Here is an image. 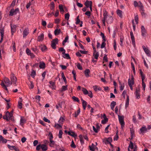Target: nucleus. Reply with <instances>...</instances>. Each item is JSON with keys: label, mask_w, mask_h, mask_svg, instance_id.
<instances>
[{"label": "nucleus", "mask_w": 151, "mask_h": 151, "mask_svg": "<svg viewBox=\"0 0 151 151\" xmlns=\"http://www.w3.org/2000/svg\"><path fill=\"white\" fill-rule=\"evenodd\" d=\"M142 48L147 55L148 57H150L151 52L148 49V48L146 47L145 45H143L142 46Z\"/></svg>", "instance_id": "nucleus-7"}, {"label": "nucleus", "mask_w": 151, "mask_h": 151, "mask_svg": "<svg viewBox=\"0 0 151 151\" xmlns=\"http://www.w3.org/2000/svg\"><path fill=\"white\" fill-rule=\"evenodd\" d=\"M92 2L91 1L87 0L85 3V5L87 8H88L90 5H92Z\"/></svg>", "instance_id": "nucleus-18"}, {"label": "nucleus", "mask_w": 151, "mask_h": 151, "mask_svg": "<svg viewBox=\"0 0 151 151\" xmlns=\"http://www.w3.org/2000/svg\"><path fill=\"white\" fill-rule=\"evenodd\" d=\"M36 75V72L35 71L33 70L31 73V76L33 78H34Z\"/></svg>", "instance_id": "nucleus-49"}, {"label": "nucleus", "mask_w": 151, "mask_h": 151, "mask_svg": "<svg viewBox=\"0 0 151 151\" xmlns=\"http://www.w3.org/2000/svg\"><path fill=\"white\" fill-rule=\"evenodd\" d=\"M72 73L73 74V78L74 80L76 81V73L75 72L74 70H73L72 71Z\"/></svg>", "instance_id": "nucleus-52"}, {"label": "nucleus", "mask_w": 151, "mask_h": 151, "mask_svg": "<svg viewBox=\"0 0 151 151\" xmlns=\"http://www.w3.org/2000/svg\"><path fill=\"white\" fill-rule=\"evenodd\" d=\"M142 80V88L144 90H145V89L146 85L145 83H144V80Z\"/></svg>", "instance_id": "nucleus-51"}, {"label": "nucleus", "mask_w": 151, "mask_h": 151, "mask_svg": "<svg viewBox=\"0 0 151 151\" xmlns=\"http://www.w3.org/2000/svg\"><path fill=\"white\" fill-rule=\"evenodd\" d=\"M116 12L117 15L121 18H122V11H121L119 9H117L116 11Z\"/></svg>", "instance_id": "nucleus-22"}, {"label": "nucleus", "mask_w": 151, "mask_h": 151, "mask_svg": "<svg viewBox=\"0 0 151 151\" xmlns=\"http://www.w3.org/2000/svg\"><path fill=\"white\" fill-rule=\"evenodd\" d=\"M61 32V30L60 29H56L54 31V33L55 35H58L60 32Z\"/></svg>", "instance_id": "nucleus-33"}, {"label": "nucleus", "mask_w": 151, "mask_h": 151, "mask_svg": "<svg viewBox=\"0 0 151 151\" xmlns=\"http://www.w3.org/2000/svg\"><path fill=\"white\" fill-rule=\"evenodd\" d=\"M59 51L60 52H62V54H65V50L63 47H60L59 49Z\"/></svg>", "instance_id": "nucleus-40"}, {"label": "nucleus", "mask_w": 151, "mask_h": 151, "mask_svg": "<svg viewBox=\"0 0 151 151\" xmlns=\"http://www.w3.org/2000/svg\"><path fill=\"white\" fill-rule=\"evenodd\" d=\"M3 118L6 119V121H8L9 120L13 121V115L12 113L9 112L7 111L5 115H4L3 116Z\"/></svg>", "instance_id": "nucleus-2"}, {"label": "nucleus", "mask_w": 151, "mask_h": 151, "mask_svg": "<svg viewBox=\"0 0 151 151\" xmlns=\"http://www.w3.org/2000/svg\"><path fill=\"white\" fill-rule=\"evenodd\" d=\"M51 7H50V9L52 10H53L55 7V5L54 2H52L51 3Z\"/></svg>", "instance_id": "nucleus-58"}, {"label": "nucleus", "mask_w": 151, "mask_h": 151, "mask_svg": "<svg viewBox=\"0 0 151 151\" xmlns=\"http://www.w3.org/2000/svg\"><path fill=\"white\" fill-rule=\"evenodd\" d=\"M82 91L85 95H87L88 93V91L87 89L84 88H82Z\"/></svg>", "instance_id": "nucleus-35"}, {"label": "nucleus", "mask_w": 151, "mask_h": 151, "mask_svg": "<svg viewBox=\"0 0 151 151\" xmlns=\"http://www.w3.org/2000/svg\"><path fill=\"white\" fill-rule=\"evenodd\" d=\"M12 84L9 80L8 78H4V81L1 82V85L5 90L7 91V87L10 86Z\"/></svg>", "instance_id": "nucleus-1"}, {"label": "nucleus", "mask_w": 151, "mask_h": 151, "mask_svg": "<svg viewBox=\"0 0 151 151\" xmlns=\"http://www.w3.org/2000/svg\"><path fill=\"white\" fill-rule=\"evenodd\" d=\"M67 86H63L62 87L61 90L60 91V92L63 93V91L67 90Z\"/></svg>", "instance_id": "nucleus-24"}, {"label": "nucleus", "mask_w": 151, "mask_h": 151, "mask_svg": "<svg viewBox=\"0 0 151 151\" xmlns=\"http://www.w3.org/2000/svg\"><path fill=\"white\" fill-rule=\"evenodd\" d=\"M141 33L142 36L145 37L147 34L146 30L145 29L144 27L143 26H142L141 27Z\"/></svg>", "instance_id": "nucleus-10"}, {"label": "nucleus", "mask_w": 151, "mask_h": 151, "mask_svg": "<svg viewBox=\"0 0 151 151\" xmlns=\"http://www.w3.org/2000/svg\"><path fill=\"white\" fill-rule=\"evenodd\" d=\"M61 125V124H60L55 123V127L57 129H59L60 128H62V127Z\"/></svg>", "instance_id": "nucleus-38"}, {"label": "nucleus", "mask_w": 151, "mask_h": 151, "mask_svg": "<svg viewBox=\"0 0 151 151\" xmlns=\"http://www.w3.org/2000/svg\"><path fill=\"white\" fill-rule=\"evenodd\" d=\"M131 65L132 67V70H133V72L134 73H135V69L134 65L132 63H131Z\"/></svg>", "instance_id": "nucleus-60"}, {"label": "nucleus", "mask_w": 151, "mask_h": 151, "mask_svg": "<svg viewBox=\"0 0 151 151\" xmlns=\"http://www.w3.org/2000/svg\"><path fill=\"white\" fill-rule=\"evenodd\" d=\"M105 42V41H103V42H102L101 46V48H103L105 47L106 45V43Z\"/></svg>", "instance_id": "nucleus-56"}, {"label": "nucleus", "mask_w": 151, "mask_h": 151, "mask_svg": "<svg viewBox=\"0 0 151 151\" xmlns=\"http://www.w3.org/2000/svg\"><path fill=\"white\" fill-rule=\"evenodd\" d=\"M139 70H140V76L141 77L142 80H144V79L145 78V75L143 74V72L142 71V70L141 69H140Z\"/></svg>", "instance_id": "nucleus-29"}, {"label": "nucleus", "mask_w": 151, "mask_h": 151, "mask_svg": "<svg viewBox=\"0 0 151 151\" xmlns=\"http://www.w3.org/2000/svg\"><path fill=\"white\" fill-rule=\"evenodd\" d=\"M11 79L12 82L15 84V86H16V83L17 81V78L15 76H14V74L13 73L11 74Z\"/></svg>", "instance_id": "nucleus-11"}, {"label": "nucleus", "mask_w": 151, "mask_h": 151, "mask_svg": "<svg viewBox=\"0 0 151 151\" xmlns=\"http://www.w3.org/2000/svg\"><path fill=\"white\" fill-rule=\"evenodd\" d=\"M93 88L94 90L96 91H101V88L99 87L96 86H93Z\"/></svg>", "instance_id": "nucleus-27"}, {"label": "nucleus", "mask_w": 151, "mask_h": 151, "mask_svg": "<svg viewBox=\"0 0 151 151\" xmlns=\"http://www.w3.org/2000/svg\"><path fill=\"white\" fill-rule=\"evenodd\" d=\"M41 149L43 151H46L47 150L48 147L45 144H39L37 146L36 149L37 150H39Z\"/></svg>", "instance_id": "nucleus-3"}, {"label": "nucleus", "mask_w": 151, "mask_h": 151, "mask_svg": "<svg viewBox=\"0 0 151 151\" xmlns=\"http://www.w3.org/2000/svg\"><path fill=\"white\" fill-rule=\"evenodd\" d=\"M68 134L73 137H76V135L75 134V133L73 132H68Z\"/></svg>", "instance_id": "nucleus-23"}, {"label": "nucleus", "mask_w": 151, "mask_h": 151, "mask_svg": "<svg viewBox=\"0 0 151 151\" xmlns=\"http://www.w3.org/2000/svg\"><path fill=\"white\" fill-rule=\"evenodd\" d=\"M19 12V9L18 8L16 9L15 10H14L13 9H12L9 12V15L10 16H12L14 15H15Z\"/></svg>", "instance_id": "nucleus-6"}, {"label": "nucleus", "mask_w": 151, "mask_h": 151, "mask_svg": "<svg viewBox=\"0 0 151 151\" xmlns=\"http://www.w3.org/2000/svg\"><path fill=\"white\" fill-rule=\"evenodd\" d=\"M70 17V14L68 13H67L65 15V18L67 20H68Z\"/></svg>", "instance_id": "nucleus-57"}, {"label": "nucleus", "mask_w": 151, "mask_h": 151, "mask_svg": "<svg viewBox=\"0 0 151 151\" xmlns=\"http://www.w3.org/2000/svg\"><path fill=\"white\" fill-rule=\"evenodd\" d=\"M44 39V34L43 33H41L37 37V41H42Z\"/></svg>", "instance_id": "nucleus-15"}, {"label": "nucleus", "mask_w": 151, "mask_h": 151, "mask_svg": "<svg viewBox=\"0 0 151 151\" xmlns=\"http://www.w3.org/2000/svg\"><path fill=\"white\" fill-rule=\"evenodd\" d=\"M26 53L28 55H29L31 52L30 50L27 48L26 49Z\"/></svg>", "instance_id": "nucleus-59"}, {"label": "nucleus", "mask_w": 151, "mask_h": 151, "mask_svg": "<svg viewBox=\"0 0 151 151\" xmlns=\"http://www.w3.org/2000/svg\"><path fill=\"white\" fill-rule=\"evenodd\" d=\"M129 96H127L126 101L125 103V107L126 108L129 105Z\"/></svg>", "instance_id": "nucleus-32"}, {"label": "nucleus", "mask_w": 151, "mask_h": 151, "mask_svg": "<svg viewBox=\"0 0 151 151\" xmlns=\"http://www.w3.org/2000/svg\"><path fill=\"white\" fill-rule=\"evenodd\" d=\"M90 73V70L89 69H86L84 72L85 75V76L87 77H88L89 76V74Z\"/></svg>", "instance_id": "nucleus-20"}, {"label": "nucleus", "mask_w": 151, "mask_h": 151, "mask_svg": "<svg viewBox=\"0 0 151 151\" xmlns=\"http://www.w3.org/2000/svg\"><path fill=\"white\" fill-rule=\"evenodd\" d=\"M108 119L107 118H104V119L101 121V123L103 124H105L108 121Z\"/></svg>", "instance_id": "nucleus-44"}, {"label": "nucleus", "mask_w": 151, "mask_h": 151, "mask_svg": "<svg viewBox=\"0 0 151 151\" xmlns=\"http://www.w3.org/2000/svg\"><path fill=\"white\" fill-rule=\"evenodd\" d=\"M45 63L43 62H40L39 65V67L40 68H44L45 67Z\"/></svg>", "instance_id": "nucleus-25"}, {"label": "nucleus", "mask_w": 151, "mask_h": 151, "mask_svg": "<svg viewBox=\"0 0 151 151\" xmlns=\"http://www.w3.org/2000/svg\"><path fill=\"white\" fill-rule=\"evenodd\" d=\"M140 88H136V91L134 93L135 95V96L137 99H139L140 98Z\"/></svg>", "instance_id": "nucleus-8"}, {"label": "nucleus", "mask_w": 151, "mask_h": 151, "mask_svg": "<svg viewBox=\"0 0 151 151\" xmlns=\"http://www.w3.org/2000/svg\"><path fill=\"white\" fill-rule=\"evenodd\" d=\"M63 134V131L61 130H60L59 131L58 134V137L59 138L61 139L62 138V135Z\"/></svg>", "instance_id": "nucleus-42"}, {"label": "nucleus", "mask_w": 151, "mask_h": 151, "mask_svg": "<svg viewBox=\"0 0 151 151\" xmlns=\"http://www.w3.org/2000/svg\"><path fill=\"white\" fill-rule=\"evenodd\" d=\"M130 35L132 40V44L133 45L134 47H135L136 45L135 40L133 32L132 31L130 32Z\"/></svg>", "instance_id": "nucleus-9"}, {"label": "nucleus", "mask_w": 151, "mask_h": 151, "mask_svg": "<svg viewBox=\"0 0 151 151\" xmlns=\"http://www.w3.org/2000/svg\"><path fill=\"white\" fill-rule=\"evenodd\" d=\"M72 99L73 100L75 101L78 102L79 101L78 99L75 96H73L72 97Z\"/></svg>", "instance_id": "nucleus-53"}, {"label": "nucleus", "mask_w": 151, "mask_h": 151, "mask_svg": "<svg viewBox=\"0 0 151 151\" xmlns=\"http://www.w3.org/2000/svg\"><path fill=\"white\" fill-rule=\"evenodd\" d=\"M49 83L50 84V85L49 86L53 90L55 89L56 86L55 85V82L51 81L49 82Z\"/></svg>", "instance_id": "nucleus-14"}, {"label": "nucleus", "mask_w": 151, "mask_h": 151, "mask_svg": "<svg viewBox=\"0 0 151 151\" xmlns=\"http://www.w3.org/2000/svg\"><path fill=\"white\" fill-rule=\"evenodd\" d=\"M26 122V120L23 117H20V125L22 126Z\"/></svg>", "instance_id": "nucleus-16"}, {"label": "nucleus", "mask_w": 151, "mask_h": 151, "mask_svg": "<svg viewBox=\"0 0 151 151\" xmlns=\"http://www.w3.org/2000/svg\"><path fill=\"white\" fill-rule=\"evenodd\" d=\"M134 20L136 23L137 24L138 23V15H136L134 17Z\"/></svg>", "instance_id": "nucleus-50"}, {"label": "nucleus", "mask_w": 151, "mask_h": 151, "mask_svg": "<svg viewBox=\"0 0 151 151\" xmlns=\"http://www.w3.org/2000/svg\"><path fill=\"white\" fill-rule=\"evenodd\" d=\"M80 112V109H79L76 112L75 114V117H77L78 116Z\"/></svg>", "instance_id": "nucleus-43"}, {"label": "nucleus", "mask_w": 151, "mask_h": 151, "mask_svg": "<svg viewBox=\"0 0 151 151\" xmlns=\"http://www.w3.org/2000/svg\"><path fill=\"white\" fill-rule=\"evenodd\" d=\"M77 66L78 69L82 70V66H81V64L78 63L77 65Z\"/></svg>", "instance_id": "nucleus-55"}, {"label": "nucleus", "mask_w": 151, "mask_h": 151, "mask_svg": "<svg viewBox=\"0 0 151 151\" xmlns=\"http://www.w3.org/2000/svg\"><path fill=\"white\" fill-rule=\"evenodd\" d=\"M147 129L145 127H142L140 129V131L141 133L147 131Z\"/></svg>", "instance_id": "nucleus-34"}, {"label": "nucleus", "mask_w": 151, "mask_h": 151, "mask_svg": "<svg viewBox=\"0 0 151 151\" xmlns=\"http://www.w3.org/2000/svg\"><path fill=\"white\" fill-rule=\"evenodd\" d=\"M112 139L111 137H109L107 139H106L103 140V142L106 144H107L109 143H110L112 142Z\"/></svg>", "instance_id": "nucleus-13"}, {"label": "nucleus", "mask_w": 151, "mask_h": 151, "mask_svg": "<svg viewBox=\"0 0 151 151\" xmlns=\"http://www.w3.org/2000/svg\"><path fill=\"white\" fill-rule=\"evenodd\" d=\"M47 49V47L45 46H42L41 48V50L42 51H45Z\"/></svg>", "instance_id": "nucleus-64"}, {"label": "nucleus", "mask_w": 151, "mask_h": 151, "mask_svg": "<svg viewBox=\"0 0 151 151\" xmlns=\"http://www.w3.org/2000/svg\"><path fill=\"white\" fill-rule=\"evenodd\" d=\"M59 8L60 10V12L62 14L63 13L64 11L63 9V6L62 5H60L59 6Z\"/></svg>", "instance_id": "nucleus-39"}, {"label": "nucleus", "mask_w": 151, "mask_h": 151, "mask_svg": "<svg viewBox=\"0 0 151 151\" xmlns=\"http://www.w3.org/2000/svg\"><path fill=\"white\" fill-rule=\"evenodd\" d=\"M128 83L129 86H130V84L131 85H133L134 84L133 78L132 77L131 79L129 78L128 80Z\"/></svg>", "instance_id": "nucleus-21"}, {"label": "nucleus", "mask_w": 151, "mask_h": 151, "mask_svg": "<svg viewBox=\"0 0 151 151\" xmlns=\"http://www.w3.org/2000/svg\"><path fill=\"white\" fill-rule=\"evenodd\" d=\"M70 146L74 148H75L76 147V145L74 144V142L73 140L71 142V144Z\"/></svg>", "instance_id": "nucleus-62"}, {"label": "nucleus", "mask_w": 151, "mask_h": 151, "mask_svg": "<svg viewBox=\"0 0 151 151\" xmlns=\"http://www.w3.org/2000/svg\"><path fill=\"white\" fill-rule=\"evenodd\" d=\"M80 22V20L79 19V16H78L77 17L76 20V24H78L79 22Z\"/></svg>", "instance_id": "nucleus-63"}, {"label": "nucleus", "mask_w": 151, "mask_h": 151, "mask_svg": "<svg viewBox=\"0 0 151 151\" xmlns=\"http://www.w3.org/2000/svg\"><path fill=\"white\" fill-rule=\"evenodd\" d=\"M11 28L12 32V35H13L14 33L16 31V26L15 25H12L11 24Z\"/></svg>", "instance_id": "nucleus-12"}, {"label": "nucleus", "mask_w": 151, "mask_h": 151, "mask_svg": "<svg viewBox=\"0 0 151 151\" xmlns=\"http://www.w3.org/2000/svg\"><path fill=\"white\" fill-rule=\"evenodd\" d=\"M22 100L21 99V100L18 101V107L20 109H21L22 108Z\"/></svg>", "instance_id": "nucleus-37"}, {"label": "nucleus", "mask_w": 151, "mask_h": 151, "mask_svg": "<svg viewBox=\"0 0 151 151\" xmlns=\"http://www.w3.org/2000/svg\"><path fill=\"white\" fill-rule=\"evenodd\" d=\"M118 119L119 122L121 124V127L122 129H123L125 125L124 116H121L118 115Z\"/></svg>", "instance_id": "nucleus-4"}, {"label": "nucleus", "mask_w": 151, "mask_h": 151, "mask_svg": "<svg viewBox=\"0 0 151 151\" xmlns=\"http://www.w3.org/2000/svg\"><path fill=\"white\" fill-rule=\"evenodd\" d=\"M4 27L2 24H1L0 26V33L1 34V36H4Z\"/></svg>", "instance_id": "nucleus-17"}, {"label": "nucleus", "mask_w": 151, "mask_h": 151, "mask_svg": "<svg viewBox=\"0 0 151 151\" xmlns=\"http://www.w3.org/2000/svg\"><path fill=\"white\" fill-rule=\"evenodd\" d=\"M58 39L56 38L53 40L51 42V46L54 49H56V45L58 44Z\"/></svg>", "instance_id": "nucleus-5"}, {"label": "nucleus", "mask_w": 151, "mask_h": 151, "mask_svg": "<svg viewBox=\"0 0 151 151\" xmlns=\"http://www.w3.org/2000/svg\"><path fill=\"white\" fill-rule=\"evenodd\" d=\"M134 147L133 143L132 141H130V143L129 144L128 148H129V149H130L131 150H132L133 149Z\"/></svg>", "instance_id": "nucleus-30"}, {"label": "nucleus", "mask_w": 151, "mask_h": 151, "mask_svg": "<svg viewBox=\"0 0 151 151\" xmlns=\"http://www.w3.org/2000/svg\"><path fill=\"white\" fill-rule=\"evenodd\" d=\"M112 18L111 17H109V18L107 21V22L108 23L110 24L112 22Z\"/></svg>", "instance_id": "nucleus-41"}, {"label": "nucleus", "mask_w": 151, "mask_h": 151, "mask_svg": "<svg viewBox=\"0 0 151 151\" xmlns=\"http://www.w3.org/2000/svg\"><path fill=\"white\" fill-rule=\"evenodd\" d=\"M7 146H8V147L11 150H14V148H15V147L14 146H11L9 145H8Z\"/></svg>", "instance_id": "nucleus-47"}, {"label": "nucleus", "mask_w": 151, "mask_h": 151, "mask_svg": "<svg viewBox=\"0 0 151 151\" xmlns=\"http://www.w3.org/2000/svg\"><path fill=\"white\" fill-rule=\"evenodd\" d=\"M29 29L28 28H26L24 29L23 31V37H25L26 36H27L28 34H29Z\"/></svg>", "instance_id": "nucleus-19"}, {"label": "nucleus", "mask_w": 151, "mask_h": 151, "mask_svg": "<svg viewBox=\"0 0 151 151\" xmlns=\"http://www.w3.org/2000/svg\"><path fill=\"white\" fill-rule=\"evenodd\" d=\"M116 104V102L114 101H112L110 104L111 108L112 110H113L114 106Z\"/></svg>", "instance_id": "nucleus-26"}, {"label": "nucleus", "mask_w": 151, "mask_h": 151, "mask_svg": "<svg viewBox=\"0 0 151 151\" xmlns=\"http://www.w3.org/2000/svg\"><path fill=\"white\" fill-rule=\"evenodd\" d=\"M100 35L101 37H102L103 39V41H106V39H105V37L104 34L102 32H101Z\"/></svg>", "instance_id": "nucleus-61"}, {"label": "nucleus", "mask_w": 151, "mask_h": 151, "mask_svg": "<svg viewBox=\"0 0 151 151\" xmlns=\"http://www.w3.org/2000/svg\"><path fill=\"white\" fill-rule=\"evenodd\" d=\"M64 120V118L62 116H61L58 121V122L60 124H62Z\"/></svg>", "instance_id": "nucleus-28"}, {"label": "nucleus", "mask_w": 151, "mask_h": 151, "mask_svg": "<svg viewBox=\"0 0 151 151\" xmlns=\"http://www.w3.org/2000/svg\"><path fill=\"white\" fill-rule=\"evenodd\" d=\"M130 132H131V139H132L133 137H134V131L132 129H130Z\"/></svg>", "instance_id": "nucleus-36"}, {"label": "nucleus", "mask_w": 151, "mask_h": 151, "mask_svg": "<svg viewBox=\"0 0 151 151\" xmlns=\"http://www.w3.org/2000/svg\"><path fill=\"white\" fill-rule=\"evenodd\" d=\"M104 19H106V17L107 16V13L106 10L104 11Z\"/></svg>", "instance_id": "nucleus-45"}, {"label": "nucleus", "mask_w": 151, "mask_h": 151, "mask_svg": "<svg viewBox=\"0 0 151 151\" xmlns=\"http://www.w3.org/2000/svg\"><path fill=\"white\" fill-rule=\"evenodd\" d=\"M64 103V102L63 101H59L58 102V106H59L60 108H62V106L63 104Z\"/></svg>", "instance_id": "nucleus-54"}, {"label": "nucleus", "mask_w": 151, "mask_h": 151, "mask_svg": "<svg viewBox=\"0 0 151 151\" xmlns=\"http://www.w3.org/2000/svg\"><path fill=\"white\" fill-rule=\"evenodd\" d=\"M138 6L139 7V9L142 10V9H144V7L143 4L140 1H139L138 2Z\"/></svg>", "instance_id": "nucleus-31"}, {"label": "nucleus", "mask_w": 151, "mask_h": 151, "mask_svg": "<svg viewBox=\"0 0 151 151\" xmlns=\"http://www.w3.org/2000/svg\"><path fill=\"white\" fill-rule=\"evenodd\" d=\"M61 76L64 81L66 83V79L63 73H61Z\"/></svg>", "instance_id": "nucleus-48"}, {"label": "nucleus", "mask_w": 151, "mask_h": 151, "mask_svg": "<svg viewBox=\"0 0 151 151\" xmlns=\"http://www.w3.org/2000/svg\"><path fill=\"white\" fill-rule=\"evenodd\" d=\"M93 55L94 56V58L96 59H97L98 58V57L99 56V54L98 52H97L96 53H93Z\"/></svg>", "instance_id": "nucleus-46"}]
</instances>
